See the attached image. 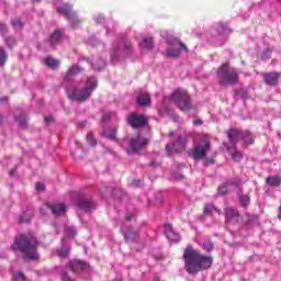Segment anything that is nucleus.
I'll list each match as a JSON object with an SVG mask.
<instances>
[{
    "instance_id": "c756f323",
    "label": "nucleus",
    "mask_w": 281,
    "mask_h": 281,
    "mask_svg": "<svg viewBox=\"0 0 281 281\" xmlns=\"http://www.w3.org/2000/svg\"><path fill=\"white\" fill-rule=\"evenodd\" d=\"M45 66L49 67V69H58L60 66V61L58 59H54L52 57H47L45 60Z\"/></svg>"
},
{
    "instance_id": "603ef678",
    "label": "nucleus",
    "mask_w": 281,
    "mask_h": 281,
    "mask_svg": "<svg viewBox=\"0 0 281 281\" xmlns=\"http://www.w3.org/2000/svg\"><path fill=\"white\" fill-rule=\"evenodd\" d=\"M142 186V180H133L132 188H139Z\"/></svg>"
},
{
    "instance_id": "b1692460",
    "label": "nucleus",
    "mask_w": 281,
    "mask_h": 281,
    "mask_svg": "<svg viewBox=\"0 0 281 281\" xmlns=\"http://www.w3.org/2000/svg\"><path fill=\"white\" fill-rule=\"evenodd\" d=\"M63 38H65V31L55 30L49 37V43L52 47H55V45H60V43H63Z\"/></svg>"
},
{
    "instance_id": "9b49d317",
    "label": "nucleus",
    "mask_w": 281,
    "mask_h": 281,
    "mask_svg": "<svg viewBox=\"0 0 281 281\" xmlns=\"http://www.w3.org/2000/svg\"><path fill=\"white\" fill-rule=\"evenodd\" d=\"M210 148H212V143L207 138L202 139V144L196 145L193 149L189 151L190 157L195 161L205 159Z\"/></svg>"
},
{
    "instance_id": "4468645a",
    "label": "nucleus",
    "mask_w": 281,
    "mask_h": 281,
    "mask_svg": "<svg viewBox=\"0 0 281 281\" xmlns=\"http://www.w3.org/2000/svg\"><path fill=\"white\" fill-rule=\"evenodd\" d=\"M82 71H85L83 68H81L78 65H72V67H70L64 78V87H67V85H74V80H76V76H78V74H82Z\"/></svg>"
},
{
    "instance_id": "f3484780",
    "label": "nucleus",
    "mask_w": 281,
    "mask_h": 281,
    "mask_svg": "<svg viewBox=\"0 0 281 281\" xmlns=\"http://www.w3.org/2000/svg\"><path fill=\"white\" fill-rule=\"evenodd\" d=\"M67 267L72 270L74 273H82L89 270V263L80 260L70 261Z\"/></svg>"
},
{
    "instance_id": "864d4df0",
    "label": "nucleus",
    "mask_w": 281,
    "mask_h": 281,
    "mask_svg": "<svg viewBox=\"0 0 281 281\" xmlns=\"http://www.w3.org/2000/svg\"><path fill=\"white\" fill-rule=\"evenodd\" d=\"M133 216H135V215H133V213H127L125 215V221H133Z\"/></svg>"
},
{
    "instance_id": "de8ad7c7",
    "label": "nucleus",
    "mask_w": 281,
    "mask_h": 281,
    "mask_svg": "<svg viewBox=\"0 0 281 281\" xmlns=\"http://www.w3.org/2000/svg\"><path fill=\"white\" fill-rule=\"evenodd\" d=\"M94 21L98 25L104 23V16L102 14H98L94 16Z\"/></svg>"
},
{
    "instance_id": "338daca9",
    "label": "nucleus",
    "mask_w": 281,
    "mask_h": 281,
    "mask_svg": "<svg viewBox=\"0 0 281 281\" xmlns=\"http://www.w3.org/2000/svg\"><path fill=\"white\" fill-rule=\"evenodd\" d=\"M3 259V254L0 252V260Z\"/></svg>"
},
{
    "instance_id": "69168bd1",
    "label": "nucleus",
    "mask_w": 281,
    "mask_h": 281,
    "mask_svg": "<svg viewBox=\"0 0 281 281\" xmlns=\"http://www.w3.org/2000/svg\"><path fill=\"white\" fill-rule=\"evenodd\" d=\"M3 122V116L0 114V124Z\"/></svg>"
},
{
    "instance_id": "5fc2aeb1",
    "label": "nucleus",
    "mask_w": 281,
    "mask_h": 281,
    "mask_svg": "<svg viewBox=\"0 0 281 281\" xmlns=\"http://www.w3.org/2000/svg\"><path fill=\"white\" fill-rule=\"evenodd\" d=\"M3 102H8V97L0 98V104H3Z\"/></svg>"
},
{
    "instance_id": "9d476101",
    "label": "nucleus",
    "mask_w": 281,
    "mask_h": 281,
    "mask_svg": "<svg viewBox=\"0 0 281 281\" xmlns=\"http://www.w3.org/2000/svg\"><path fill=\"white\" fill-rule=\"evenodd\" d=\"M57 13L65 16L74 30L78 27V24L80 23V19H78V15L74 12L72 4H69V3L63 4L61 7L57 8Z\"/></svg>"
},
{
    "instance_id": "6ab92c4d",
    "label": "nucleus",
    "mask_w": 281,
    "mask_h": 281,
    "mask_svg": "<svg viewBox=\"0 0 281 281\" xmlns=\"http://www.w3.org/2000/svg\"><path fill=\"white\" fill-rule=\"evenodd\" d=\"M136 104L140 109H148V106H150V104H153V99H150L149 93H140L136 98Z\"/></svg>"
},
{
    "instance_id": "58836bf2",
    "label": "nucleus",
    "mask_w": 281,
    "mask_h": 281,
    "mask_svg": "<svg viewBox=\"0 0 281 281\" xmlns=\"http://www.w3.org/2000/svg\"><path fill=\"white\" fill-rule=\"evenodd\" d=\"M86 139H88L89 146H95L98 144V140H95L91 132L86 135Z\"/></svg>"
},
{
    "instance_id": "ddd939ff",
    "label": "nucleus",
    "mask_w": 281,
    "mask_h": 281,
    "mask_svg": "<svg viewBox=\"0 0 281 281\" xmlns=\"http://www.w3.org/2000/svg\"><path fill=\"white\" fill-rule=\"evenodd\" d=\"M214 212H218V209L214 206V204H205L203 210V215L200 217V221L202 223H206L207 227H212L214 223H216V218H214ZM207 218L211 220V223H207Z\"/></svg>"
},
{
    "instance_id": "e433bc0d",
    "label": "nucleus",
    "mask_w": 281,
    "mask_h": 281,
    "mask_svg": "<svg viewBox=\"0 0 281 281\" xmlns=\"http://www.w3.org/2000/svg\"><path fill=\"white\" fill-rule=\"evenodd\" d=\"M250 201L251 200L249 199L248 195H240L239 196V203H240L241 207H247V205H249Z\"/></svg>"
},
{
    "instance_id": "0eeeda50",
    "label": "nucleus",
    "mask_w": 281,
    "mask_h": 281,
    "mask_svg": "<svg viewBox=\"0 0 281 281\" xmlns=\"http://www.w3.org/2000/svg\"><path fill=\"white\" fill-rule=\"evenodd\" d=\"M160 36L165 38L168 47L166 49V57L167 58H179L181 56V52H188V46L178 37L170 35L168 31H164L160 33Z\"/></svg>"
},
{
    "instance_id": "3c124183",
    "label": "nucleus",
    "mask_w": 281,
    "mask_h": 281,
    "mask_svg": "<svg viewBox=\"0 0 281 281\" xmlns=\"http://www.w3.org/2000/svg\"><path fill=\"white\" fill-rule=\"evenodd\" d=\"M44 122H45V124H54V122H55V119H54V116H45L44 117Z\"/></svg>"
},
{
    "instance_id": "cd10ccee",
    "label": "nucleus",
    "mask_w": 281,
    "mask_h": 281,
    "mask_svg": "<svg viewBox=\"0 0 281 281\" xmlns=\"http://www.w3.org/2000/svg\"><path fill=\"white\" fill-rule=\"evenodd\" d=\"M71 248L69 246L65 247V239H61V248L57 251L59 258H69V252Z\"/></svg>"
},
{
    "instance_id": "412c9836",
    "label": "nucleus",
    "mask_w": 281,
    "mask_h": 281,
    "mask_svg": "<svg viewBox=\"0 0 281 281\" xmlns=\"http://www.w3.org/2000/svg\"><path fill=\"white\" fill-rule=\"evenodd\" d=\"M165 234L171 243H179L181 240V235L172 229V224L165 225Z\"/></svg>"
},
{
    "instance_id": "e2e57ef3",
    "label": "nucleus",
    "mask_w": 281,
    "mask_h": 281,
    "mask_svg": "<svg viewBox=\"0 0 281 281\" xmlns=\"http://www.w3.org/2000/svg\"><path fill=\"white\" fill-rule=\"evenodd\" d=\"M33 3H41V0H32Z\"/></svg>"
},
{
    "instance_id": "37998d69",
    "label": "nucleus",
    "mask_w": 281,
    "mask_h": 281,
    "mask_svg": "<svg viewBox=\"0 0 281 281\" xmlns=\"http://www.w3.org/2000/svg\"><path fill=\"white\" fill-rule=\"evenodd\" d=\"M113 117H115V113L113 112L104 113L102 116V122H109Z\"/></svg>"
},
{
    "instance_id": "774afa93",
    "label": "nucleus",
    "mask_w": 281,
    "mask_h": 281,
    "mask_svg": "<svg viewBox=\"0 0 281 281\" xmlns=\"http://www.w3.org/2000/svg\"><path fill=\"white\" fill-rule=\"evenodd\" d=\"M154 281H159V278H155Z\"/></svg>"
},
{
    "instance_id": "4d7b16f0",
    "label": "nucleus",
    "mask_w": 281,
    "mask_h": 281,
    "mask_svg": "<svg viewBox=\"0 0 281 281\" xmlns=\"http://www.w3.org/2000/svg\"><path fill=\"white\" fill-rule=\"evenodd\" d=\"M150 166H151L153 168H157V166H159V164L150 162Z\"/></svg>"
},
{
    "instance_id": "a18cd8bd",
    "label": "nucleus",
    "mask_w": 281,
    "mask_h": 281,
    "mask_svg": "<svg viewBox=\"0 0 281 281\" xmlns=\"http://www.w3.org/2000/svg\"><path fill=\"white\" fill-rule=\"evenodd\" d=\"M0 34H2V36H5V34H8V24L0 22Z\"/></svg>"
},
{
    "instance_id": "f257e3e1",
    "label": "nucleus",
    "mask_w": 281,
    "mask_h": 281,
    "mask_svg": "<svg viewBox=\"0 0 281 281\" xmlns=\"http://www.w3.org/2000/svg\"><path fill=\"white\" fill-rule=\"evenodd\" d=\"M103 137L115 142L127 153V155H137L142 153L145 146H148V138L142 137L140 135L132 138H123L122 140L117 139V126L105 127L103 130Z\"/></svg>"
},
{
    "instance_id": "a878e982",
    "label": "nucleus",
    "mask_w": 281,
    "mask_h": 281,
    "mask_svg": "<svg viewBox=\"0 0 281 281\" xmlns=\"http://www.w3.org/2000/svg\"><path fill=\"white\" fill-rule=\"evenodd\" d=\"M90 65L93 71H103V69H106V60L104 59H99L95 64L89 61L86 59Z\"/></svg>"
},
{
    "instance_id": "39448f33",
    "label": "nucleus",
    "mask_w": 281,
    "mask_h": 281,
    "mask_svg": "<svg viewBox=\"0 0 281 281\" xmlns=\"http://www.w3.org/2000/svg\"><path fill=\"white\" fill-rule=\"evenodd\" d=\"M13 251H20L24 260H38V240L32 235L22 234L14 239Z\"/></svg>"
},
{
    "instance_id": "20e7f679",
    "label": "nucleus",
    "mask_w": 281,
    "mask_h": 281,
    "mask_svg": "<svg viewBox=\"0 0 281 281\" xmlns=\"http://www.w3.org/2000/svg\"><path fill=\"white\" fill-rule=\"evenodd\" d=\"M65 89L69 100L72 102H89V100H91V95H93V91L98 89V78L89 77L81 88H78L75 83H71L67 85Z\"/></svg>"
},
{
    "instance_id": "0e129e2a",
    "label": "nucleus",
    "mask_w": 281,
    "mask_h": 281,
    "mask_svg": "<svg viewBox=\"0 0 281 281\" xmlns=\"http://www.w3.org/2000/svg\"><path fill=\"white\" fill-rule=\"evenodd\" d=\"M78 148H82V145L80 143H76Z\"/></svg>"
},
{
    "instance_id": "5701e85b",
    "label": "nucleus",
    "mask_w": 281,
    "mask_h": 281,
    "mask_svg": "<svg viewBox=\"0 0 281 281\" xmlns=\"http://www.w3.org/2000/svg\"><path fill=\"white\" fill-rule=\"evenodd\" d=\"M263 82L269 85L270 87H276L278 85V80H280V74L278 72H263Z\"/></svg>"
},
{
    "instance_id": "ea45409f",
    "label": "nucleus",
    "mask_w": 281,
    "mask_h": 281,
    "mask_svg": "<svg viewBox=\"0 0 281 281\" xmlns=\"http://www.w3.org/2000/svg\"><path fill=\"white\" fill-rule=\"evenodd\" d=\"M11 25L15 29V30H23V25H24V23H23V21H21V20H12L11 21Z\"/></svg>"
},
{
    "instance_id": "49530a36",
    "label": "nucleus",
    "mask_w": 281,
    "mask_h": 281,
    "mask_svg": "<svg viewBox=\"0 0 281 281\" xmlns=\"http://www.w3.org/2000/svg\"><path fill=\"white\" fill-rule=\"evenodd\" d=\"M218 194H221L222 196H225V194H227V186L223 184L218 188Z\"/></svg>"
},
{
    "instance_id": "680f3d73",
    "label": "nucleus",
    "mask_w": 281,
    "mask_h": 281,
    "mask_svg": "<svg viewBox=\"0 0 281 281\" xmlns=\"http://www.w3.org/2000/svg\"><path fill=\"white\" fill-rule=\"evenodd\" d=\"M40 212H41V214H45V209L42 207V209L40 210Z\"/></svg>"
},
{
    "instance_id": "c03bdc74",
    "label": "nucleus",
    "mask_w": 281,
    "mask_h": 281,
    "mask_svg": "<svg viewBox=\"0 0 281 281\" xmlns=\"http://www.w3.org/2000/svg\"><path fill=\"white\" fill-rule=\"evenodd\" d=\"M260 58L261 60H269L271 58V52L269 49L263 50Z\"/></svg>"
},
{
    "instance_id": "a211bd4d",
    "label": "nucleus",
    "mask_w": 281,
    "mask_h": 281,
    "mask_svg": "<svg viewBox=\"0 0 281 281\" xmlns=\"http://www.w3.org/2000/svg\"><path fill=\"white\" fill-rule=\"evenodd\" d=\"M121 232L123 234L125 243H135L137 240V232L133 229V227L125 228L124 226L121 227Z\"/></svg>"
},
{
    "instance_id": "c9c22d12",
    "label": "nucleus",
    "mask_w": 281,
    "mask_h": 281,
    "mask_svg": "<svg viewBox=\"0 0 281 281\" xmlns=\"http://www.w3.org/2000/svg\"><path fill=\"white\" fill-rule=\"evenodd\" d=\"M202 249H204V251H207V254H210V251H214V243H212L211 240H206L202 244Z\"/></svg>"
},
{
    "instance_id": "f704fd0d",
    "label": "nucleus",
    "mask_w": 281,
    "mask_h": 281,
    "mask_svg": "<svg viewBox=\"0 0 281 281\" xmlns=\"http://www.w3.org/2000/svg\"><path fill=\"white\" fill-rule=\"evenodd\" d=\"M65 234L68 236V238H74L78 234V231L76 229L75 226H67L65 228Z\"/></svg>"
},
{
    "instance_id": "4be33fe9",
    "label": "nucleus",
    "mask_w": 281,
    "mask_h": 281,
    "mask_svg": "<svg viewBox=\"0 0 281 281\" xmlns=\"http://www.w3.org/2000/svg\"><path fill=\"white\" fill-rule=\"evenodd\" d=\"M15 122H18L20 128H27V113L18 109L15 111Z\"/></svg>"
},
{
    "instance_id": "473e14b6",
    "label": "nucleus",
    "mask_w": 281,
    "mask_h": 281,
    "mask_svg": "<svg viewBox=\"0 0 281 281\" xmlns=\"http://www.w3.org/2000/svg\"><path fill=\"white\" fill-rule=\"evenodd\" d=\"M142 47H144V49H147L148 52H151V49L155 47V45L153 44V37H144Z\"/></svg>"
},
{
    "instance_id": "7ed1b4c3",
    "label": "nucleus",
    "mask_w": 281,
    "mask_h": 281,
    "mask_svg": "<svg viewBox=\"0 0 281 281\" xmlns=\"http://www.w3.org/2000/svg\"><path fill=\"white\" fill-rule=\"evenodd\" d=\"M226 133L229 144L224 143V147L232 156L233 161L239 162L243 160L244 154L243 151L236 149V145L240 140L246 145L254 144V138H251V134L247 131L231 128Z\"/></svg>"
},
{
    "instance_id": "bf43d9fd",
    "label": "nucleus",
    "mask_w": 281,
    "mask_h": 281,
    "mask_svg": "<svg viewBox=\"0 0 281 281\" xmlns=\"http://www.w3.org/2000/svg\"><path fill=\"white\" fill-rule=\"evenodd\" d=\"M178 177H176V179H183V176H181V173H177Z\"/></svg>"
},
{
    "instance_id": "f8f14e48",
    "label": "nucleus",
    "mask_w": 281,
    "mask_h": 281,
    "mask_svg": "<svg viewBox=\"0 0 281 281\" xmlns=\"http://www.w3.org/2000/svg\"><path fill=\"white\" fill-rule=\"evenodd\" d=\"M166 150L169 157L173 153H181V150H186V137L181 135L177 136L175 142L167 144Z\"/></svg>"
},
{
    "instance_id": "79ce46f5",
    "label": "nucleus",
    "mask_w": 281,
    "mask_h": 281,
    "mask_svg": "<svg viewBox=\"0 0 281 281\" xmlns=\"http://www.w3.org/2000/svg\"><path fill=\"white\" fill-rule=\"evenodd\" d=\"M13 280L15 281H25V274H23V272L19 271V272H15L13 273Z\"/></svg>"
},
{
    "instance_id": "f03ea898",
    "label": "nucleus",
    "mask_w": 281,
    "mask_h": 281,
    "mask_svg": "<svg viewBox=\"0 0 281 281\" xmlns=\"http://www.w3.org/2000/svg\"><path fill=\"white\" fill-rule=\"evenodd\" d=\"M184 269L190 276H195L199 271H205L212 267L214 259L210 256L201 255L199 250L188 246L183 254Z\"/></svg>"
},
{
    "instance_id": "09e8293b",
    "label": "nucleus",
    "mask_w": 281,
    "mask_h": 281,
    "mask_svg": "<svg viewBox=\"0 0 281 281\" xmlns=\"http://www.w3.org/2000/svg\"><path fill=\"white\" fill-rule=\"evenodd\" d=\"M35 189L37 192H45V184L42 182H37Z\"/></svg>"
},
{
    "instance_id": "2eb2a0df",
    "label": "nucleus",
    "mask_w": 281,
    "mask_h": 281,
    "mask_svg": "<svg viewBox=\"0 0 281 281\" xmlns=\"http://www.w3.org/2000/svg\"><path fill=\"white\" fill-rule=\"evenodd\" d=\"M127 122L132 128H142V126L148 125V120H146V116L135 113L131 114Z\"/></svg>"
},
{
    "instance_id": "4c0bfd02",
    "label": "nucleus",
    "mask_w": 281,
    "mask_h": 281,
    "mask_svg": "<svg viewBox=\"0 0 281 281\" xmlns=\"http://www.w3.org/2000/svg\"><path fill=\"white\" fill-rule=\"evenodd\" d=\"M30 221H32V214H29L27 212H23L20 215V222L21 223H30Z\"/></svg>"
},
{
    "instance_id": "aec40b11",
    "label": "nucleus",
    "mask_w": 281,
    "mask_h": 281,
    "mask_svg": "<svg viewBox=\"0 0 281 281\" xmlns=\"http://www.w3.org/2000/svg\"><path fill=\"white\" fill-rule=\"evenodd\" d=\"M45 209L50 210V212H52V214H54V216H63V214H65V212H67V206H65V204H63V203L53 204V205L49 203H46Z\"/></svg>"
},
{
    "instance_id": "c85d7f7f",
    "label": "nucleus",
    "mask_w": 281,
    "mask_h": 281,
    "mask_svg": "<svg viewBox=\"0 0 281 281\" xmlns=\"http://www.w3.org/2000/svg\"><path fill=\"white\" fill-rule=\"evenodd\" d=\"M238 212H236L233 209H226L225 210V218L226 221L231 222V221H238Z\"/></svg>"
},
{
    "instance_id": "dca6fc26",
    "label": "nucleus",
    "mask_w": 281,
    "mask_h": 281,
    "mask_svg": "<svg viewBox=\"0 0 281 281\" xmlns=\"http://www.w3.org/2000/svg\"><path fill=\"white\" fill-rule=\"evenodd\" d=\"M78 210L83 212H91V210H95V202L93 200L81 196L76 203Z\"/></svg>"
},
{
    "instance_id": "8fccbe9b",
    "label": "nucleus",
    "mask_w": 281,
    "mask_h": 281,
    "mask_svg": "<svg viewBox=\"0 0 281 281\" xmlns=\"http://www.w3.org/2000/svg\"><path fill=\"white\" fill-rule=\"evenodd\" d=\"M213 164H216L214 158H207V159L204 160L203 166H205V167L213 166Z\"/></svg>"
},
{
    "instance_id": "423d86ee",
    "label": "nucleus",
    "mask_w": 281,
    "mask_h": 281,
    "mask_svg": "<svg viewBox=\"0 0 281 281\" xmlns=\"http://www.w3.org/2000/svg\"><path fill=\"white\" fill-rule=\"evenodd\" d=\"M133 54V43L126 35H121L112 43V49L110 53L111 63L117 65L120 60L128 58Z\"/></svg>"
},
{
    "instance_id": "2f4dec72",
    "label": "nucleus",
    "mask_w": 281,
    "mask_h": 281,
    "mask_svg": "<svg viewBox=\"0 0 281 281\" xmlns=\"http://www.w3.org/2000/svg\"><path fill=\"white\" fill-rule=\"evenodd\" d=\"M3 42L9 49L16 47V38H14V36H4Z\"/></svg>"
},
{
    "instance_id": "bb28decb",
    "label": "nucleus",
    "mask_w": 281,
    "mask_h": 281,
    "mask_svg": "<svg viewBox=\"0 0 281 281\" xmlns=\"http://www.w3.org/2000/svg\"><path fill=\"white\" fill-rule=\"evenodd\" d=\"M55 271L59 273L61 281H75L74 279H71V277H69V274H67V269L65 267L57 266L55 267Z\"/></svg>"
},
{
    "instance_id": "13d9d810",
    "label": "nucleus",
    "mask_w": 281,
    "mask_h": 281,
    "mask_svg": "<svg viewBox=\"0 0 281 281\" xmlns=\"http://www.w3.org/2000/svg\"><path fill=\"white\" fill-rule=\"evenodd\" d=\"M50 225H52V227H54V229H56V227H58V224H56V223H52Z\"/></svg>"
},
{
    "instance_id": "1a4fd4ad",
    "label": "nucleus",
    "mask_w": 281,
    "mask_h": 281,
    "mask_svg": "<svg viewBox=\"0 0 281 281\" xmlns=\"http://www.w3.org/2000/svg\"><path fill=\"white\" fill-rule=\"evenodd\" d=\"M170 101L178 106L181 111H190L192 109V100L188 91L183 89H177L170 97Z\"/></svg>"
},
{
    "instance_id": "393cba45",
    "label": "nucleus",
    "mask_w": 281,
    "mask_h": 281,
    "mask_svg": "<svg viewBox=\"0 0 281 281\" xmlns=\"http://www.w3.org/2000/svg\"><path fill=\"white\" fill-rule=\"evenodd\" d=\"M267 186H271V188H280L281 186V177L280 176H269L266 179Z\"/></svg>"
},
{
    "instance_id": "7c9ffc66",
    "label": "nucleus",
    "mask_w": 281,
    "mask_h": 281,
    "mask_svg": "<svg viewBox=\"0 0 281 281\" xmlns=\"http://www.w3.org/2000/svg\"><path fill=\"white\" fill-rule=\"evenodd\" d=\"M218 34H232V29L227 26V23L220 22L216 27Z\"/></svg>"
},
{
    "instance_id": "052dcab7",
    "label": "nucleus",
    "mask_w": 281,
    "mask_h": 281,
    "mask_svg": "<svg viewBox=\"0 0 281 281\" xmlns=\"http://www.w3.org/2000/svg\"><path fill=\"white\" fill-rule=\"evenodd\" d=\"M280 214L278 215V218L281 221V205L279 206Z\"/></svg>"
},
{
    "instance_id": "a19ab883",
    "label": "nucleus",
    "mask_w": 281,
    "mask_h": 281,
    "mask_svg": "<svg viewBox=\"0 0 281 281\" xmlns=\"http://www.w3.org/2000/svg\"><path fill=\"white\" fill-rule=\"evenodd\" d=\"M88 45H91V47H95L97 45H100V41L95 36H90L88 38Z\"/></svg>"
},
{
    "instance_id": "6e6552de",
    "label": "nucleus",
    "mask_w": 281,
    "mask_h": 281,
    "mask_svg": "<svg viewBox=\"0 0 281 281\" xmlns=\"http://www.w3.org/2000/svg\"><path fill=\"white\" fill-rule=\"evenodd\" d=\"M217 79L221 87H232L238 85V70L229 67V64H223L217 69Z\"/></svg>"
},
{
    "instance_id": "6e6d98bb",
    "label": "nucleus",
    "mask_w": 281,
    "mask_h": 281,
    "mask_svg": "<svg viewBox=\"0 0 281 281\" xmlns=\"http://www.w3.org/2000/svg\"><path fill=\"white\" fill-rule=\"evenodd\" d=\"M16 175V169H12L11 171H10V177H14Z\"/></svg>"
},
{
    "instance_id": "72a5a7b5",
    "label": "nucleus",
    "mask_w": 281,
    "mask_h": 281,
    "mask_svg": "<svg viewBox=\"0 0 281 281\" xmlns=\"http://www.w3.org/2000/svg\"><path fill=\"white\" fill-rule=\"evenodd\" d=\"M5 63H8V52L0 47V67H3Z\"/></svg>"
}]
</instances>
